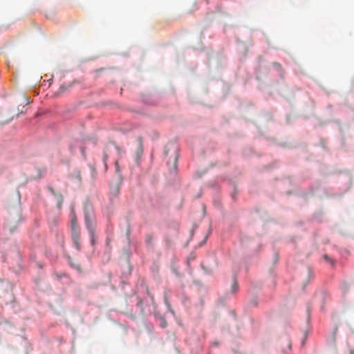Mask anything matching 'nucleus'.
<instances>
[{"mask_svg": "<svg viewBox=\"0 0 354 354\" xmlns=\"http://www.w3.org/2000/svg\"><path fill=\"white\" fill-rule=\"evenodd\" d=\"M71 239L73 245L77 251H80L82 249V245L80 242L81 231L80 227L77 225V218L75 214H73L71 216Z\"/></svg>", "mask_w": 354, "mask_h": 354, "instance_id": "1", "label": "nucleus"}, {"mask_svg": "<svg viewBox=\"0 0 354 354\" xmlns=\"http://www.w3.org/2000/svg\"><path fill=\"white\" fill-rule=\"evenodd\" d=\"M85 223L91 236V244L94 245L95 243V232L96 228V223L92 212H89L87 210L85 211Z\"/></svg>", "mask_w": 354, "mask_h": 354, "instance_id": "2", "label": "nucleus"}, {"mask_svg": "<svg viewBox=\"0 0 354 354\" xmlns=\"http://www.w3.org/2000/svg\"><path fill=\"white\" fill-rule=\"evenodd\" d=\"M10 216V223L17 224L21 221V214L19 206L15 209H14L12 212H11Z\"/></svg>", "mask_w": 354, "mask_h": 354, "instance_id": "3", "label": "nucleus"}, {"mask_svg": "<svg viewBox=\"0 0 354 354\" xmlns=\"http://www.w3.org/2000/svg\"><path fill=\"white\" fill-rule=\"evenodd\" d=\"M119 192H120V186L118 184L111 186V193L113 196H118L119 194Z\"/></svg>", "mask_w": 354, "mask_h": 354, "instance_id": "4", "label": "nucleus"}, {"mask_svg": "<svg viewBox=\"0 0 354 354\" xmlns=\"http://www.w3.org/2000/svg\"><path fill=\"white\" fill-rule=\"evenodd\" d=\"M239 287L236 278L233 279V283L231 287V292L232 294H235L238 291Z\"/></svg>", "mask_w": 354, "mask_h": 354, "instance_id": "5", "label": "nucleus"}, {"mask_svg": "<svg viewBox=\"0 0 354 354\" xmlns=\"http://www.w3.org/2000/svg\"><path fill=\"white\" fill-rule=\"evenodd\" d=\"M54 196L57 199V206L60 207L64 201L63 196L60 193H57Z\"/></svg>", "mask_w": 354, "mask_h": 354, "instance_id": "6", "label": "nucleus"}, {"mask_svg": "<svg viewBox=\"0 0 354 354\" xmlns=\"http://www.w3.org/2000/svg\"><path fill=\"white\" fill-rule=\"evenodd\" d=\"M164 301H165V304H166V306H167V308L168 310L171 312L172 313H174V311L172 310L171 309V304L168 300V298L167 297L166 295H165L164 297Z\"/></svg>", "mask_w": 354, "mask_h": 354, "instance_id": "7", "label": "nucleus"}, {"mask_svg": "<svg viewBox=\"0 0 354 354\" xmlns=\"http://www.w3.org/2000/svg\"><path fill=\"white\" fill-rule=\"evenodd\" d=\"M160 324L162 328H165L167 326V322L166 319L162 317H160Z\"/></svg>", "mask_w": 354, "mask_h": 354, "instance_id": "8", "label": "nucleus"}, {"mask_svg": "<svg viewBox=\"0 0 354 354\" xmlns=\"http://www.w3.org/2000/svg\"><path fill=\"white\" fill-rule=\"evenodd\" d=\"M68 261H69L70 264L73 267H75L77 269H80V266L79 264L73 263V260H72V259L70 257H68Z\"/></svg>", "mask_w": 354, "mask_h": 354, "instance_id": "9", "label": "nucleus"}, {"mask_svg": "<svg viewBox=\"0 0 354 354\" xmlns=\"http://www.w3.org/2000/svg\"><path fill=\"white\" fill-rule=\"evenodd\" d=\"M152 240H153V236L151 235V234H148L147 235V237H146V241L148 244H151V243L152 242Z\"/></svg>", "mask_w": 354, "mask_h": 354, "instance_id": "10", "label": "nucleus"}, {"mask_svg": "<svg viewBox=\"0 0 354 354\" xmlns=\"http://www.w3.org/2000/svg\"><path fill=\"white\" fill-rule=\"evenodd\" d=\"M323 258H324L326 261H329L331 264H333V261L330 259V257H329L327 254H324V255L323 256Z\"/></svg>", "mask_w": 354, "mask_h": 354, "instance_id": "11", "label": "nucleus"}, {"mask_svg": "<svg viewBox=\"0 0 354 354\" xmlns=\"http://www.w3.org/2000/svg\"><path fill=\"white\" fill-rule=\"evenodd\" d=\"M48 190L50 192V193L53 196H56L57 195V192H55V190L52 187H48Z\"/></svg>", "mask_w": 354, "mask_h": 354, "instance_id": "12", "label": "nucleus"}, {"mask_svg": "<svg viewBox=\"0 0 354 354\" xmlns=\"http://www.w3.org/2000/svg\"><path fill=\"white\" fill-rule=\"evenodd\" d=\"M107 158H108L107 155H106V154H104V155L103 160H104V162L105 169H106V168H107V165H106V160H107Z\"/></svg>", "mask_w": 354, "mask_h": 354, "instance_id": "13", "label": "nucleus"}, {"mask_svg": "<svg viewBox=\"0 0 354 354\" xmlns=\"http://www.w3.org/2000/svg\"><path fill=\"white\" fill-rule=\"evenodd\" d=\"M274 64L278 67L281 66V65L279 63H274Z\"/></svg>", "mask_w": 354, "mask_h": 354, "instance_id": "14", "label": "nucleus"}, {"mask_svg": "<svg viewBox=\"0 0 354 354\" xmlns=\"http://www.w3.org/2000/svg\"><path fill=\"white\" fill-rule=\"evenodd\" d=\"M139 140H140V145H142V140H141V138H139Z\"/></svg>", "mask_w": 354, "mask_h": 354, "instance_id": "15", "label": "nucleus"}]
</instances>
